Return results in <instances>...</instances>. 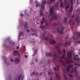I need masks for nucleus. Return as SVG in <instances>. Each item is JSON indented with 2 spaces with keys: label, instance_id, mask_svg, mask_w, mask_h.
Masks as SVG:
<instances>
[{
  "label": "nucleus",
  "instance_id": "f257e3e1",
  "mask_svg": "<svg viewBox=\"0 0 80 80\" xmlns=\"http://www.w3.org/2000/svg\"><path fill=\"white\" fill-rule=\"evenodd\" d=\"M47 3V2L46 1H42V5H41V10L40 11V16L43 17V10L45 8V4Z\"/></svg>",
  "mask_w": 80,
  "mask_h": 80
},
{
  "label": "nucleus",
  "instance_id": "f03ea898",
  "mask_svg": "<svg viewBox=\"0 0 80 80\" xmlns=\"http://www.w3.org/2000/svg\"><path fill=\"white\" fill-rule=\"evenodd\" d=\"M54 10V7H52L50 10V14L52 16V18H51L50 21H53V17L54 16V14L53 13V12Z\"/></svg>",
  "mask_w": 80,
  "mask_h": 80
},
{
  "label": "nucleus",
  "instance_id": "7ed1b4c3",
  "mask_svg": "<svg viewBox=\"0 0 80 80\" xmlns=\"http://www.w3.org/2000/svg\"><path fill=\"white\" fill-rule=\"evenodd\" d=\"M71 7L69 10V12H72L73 11V0H70Z\"/></svg>",
  "mask_w": 80,
  "mask_h": 80
},
{
  "label": "nucleus",
  "instance_id": "20e7f679",
  "mask_svg": "<svg viewBox=\"0 0 80 80\" xmlns=\"http://www.w3.org/2000/svg\"><path fill=\"white\" fill-rule=\"evenodd\" d=\"M64 30V28H63V27L62 26L61 28V30L62 31H60V29L58 28L57 29V31L58 32L60 33V34H63V30Z\"/></svg>",
  "mask_w": 80,
  "mask_h": 80
},
{
  "label": "nucleus",
  "instance_id": "39448f33",
  "mask_svg": "<svg viewBox=\"0 0 80 80\" xmlns=\"http://www.w3.org/2000/svg\"><path fill=\"white\" fill-rule=\"evenodd\" d=\"M67 5L66 6V8H65V10L66 11H67V10H68V8H69V7H70V5H69V1H68L67 2L66 4L65 5Z\"/></svg>",
  "mask_w": 80,
  "mask_h": 80
},
{
  "label": "nucleus",
  "instance_id": "423d86ee",
  "mask_svg": "<svg viewBox=\"0 0 80 80\" xmlns=\"http://www.w3.org/2000/svg\"><path fill=\"white\" fill-rule=\"evenodd\" d=\"M45 34H46V32H45L43 34V36L41 37V38H44L45 40L47 41L48 40V37H46L45 36Z\"/></svg>",
  "mask_w": 80,
  "mask_h": 80
},
{
  "label": "nucleus",
  "instance_id": "0eeeda50",
  "mask_svg": "<svg viewBox=\"0 0 80 80\" xmlns=\"http://www.w3.org/2000/svg\"><path fill=\"white\" fill-rule=\"evenodd\" d=\"M55 48L57 49L58 52L59 53V54H61L62 53V52L60 50V48H59V46H55Z\"/></svg>",
  "mask_w": 80,
  "mask_h": 80
},
{
  "label": "nucleus",
  "instance_id": "6e6552de",
  "mask_svg": "<svg viewBox=\"0 0 80 80\" xmlns=\"http://www.w3.org/2000/svg\"><path fill=\"white\" fill-rule=\"evenodd\" d=\"M53 55L54 56V58L53 59L54 60H56L57 59V58L58 57V55L57 54L55 53H54V54H53Z\"/></svg>",
  "mask_w": 80,
  "mask_h": 80
},
{
  "label": "nucleus",
  "instance_id": "1a4fd4ad",
  "mask_svg": "<svg viewBox=\"0 0 80 80\" xmlns=\"http://www.w3.org/2000/svg\"><path fill=\"white\" fill-rule=\"evenodd\" d=\"M72 58V54L70 52H69L67 54V58L68 59L69 58Z\"/></svg>",
  "mask_w": 80,
  "mask_h": 80
},
{
  "label": "nucleus",
  "instance_id": "9d476101",
  "mask_svg": "<svg viewBox=\"0 0 80 80\" xmlns=\"http://www.w3.org/2000/svg\"><path fill=\"white\" fill-rule=\"evenodd\" d=\"M76 21H77V22H78V23H79V22H80V19L79 18V14H78L77 15V16L76 17Z\"/></svg>",
  "mask_w": 80,
  "mask_h": 80
},
{
  "label": "nucleus",
  "instance_id": "9b49d317",
  "mask_svg": "<svg viewBox=\"0 0 80 80\" xmlns=\"http://www.w3.org/2000/svg\"><path fill=\"white\" fill-rule=\"evenodd\" d=\"M70 68H72V66L71 65L68 66V68H66V70L67 72L70 71Z\"/></svg>",
  "mask_w": 80,
  "mask_h": 80
},
{
  "label": "nucleus",
  "instance_id": "f8f14e48",
  "mask_svg": "<svg viewBox=\"0 0 80 80\" xmlns=\"http://www.w3.org/2000/svg\"><path fill=\"white\" fill-rule=\"evenodd\" d=\"M56 77L57 78L58 80H60V76L58 74H56Z\"/></svg>",
  "mask_w": 80,
  "mask_h": 80
},
{
  "label": "nucleus",
  "instance_id": "ddd939ff",
  "mask_svg": "<svg viewBox=\"0 0 80 80\" xmlns=\"http://www.w3.org/2000/svg\"><path fill=\"white\" fill-rule=\"evenodd\" d=\"M71 44V43H70V42H67L65 44L64 46L66 47H68V46H69V45H70Z\"/></svg>",
  "mask_w": 80,
  "mask_h": 80
},
{
  "label": "nucleus",
  "instance_id": "4468645a",
  "mask_svg": "<svg viewBox=\"0 0 80 80\" xmlns=\"http://www.w3.org/2000/svg\"><path fill=\"white\" fill-rule=\"evenodd\" d=\"M50 44H55V41L54 40H52L50 42Z\"/></svg>",
  "mask_w": 80,
  "mask_h": 80
},
{
  "label": "nucleus",
  "instance_id": "2eb2a0df",
  "mask_svg": "<svg viewBox=\"0 0 80 80\" xmlns=\"http://www.w3.org/2000/svg\"><path fill=\"white\" fill-rule=\"evenodd\" d=\"M71 62H72V60L69 61L68 59L66 60L65 62V63H70Z\"/></svg>",
  "mask_w": 80,
  "mask_h": 80
},
{
  "label": "nucleus",
  "instance_id": "dca6fc26",
  "mask_svg": "<svg viewBox=\"0 0 80 80\" xmlns=\"http://www.w3.org/2000/svg\"><path fill=\"white\" fill-rule=\"evenodd\" d=\"M46 56L47 57L49 56V57H52V53L50 52L48 53H46Z\"/></svg>",
  "mask_w": 80,
  "mask_h": 80
},
{
  "label": "nucleus",
  "instance_id": "f3484780",
  "mask_svg": "<svg viewBox=\"0 0 80 80\" xmlns=\"http://www.w3.org/2000/svg\"><path fill=\"white\" fill-rule=\"evenodd\" d=\"M42 20H43V21L41 22V25H42L43 23H46V21H44V20H45V18H43L42 19Z\"/></svg>",
  "mask_w": 80,
  "mask_h": 80
},
{
  "label": "nucleus",
  "instance_id": "a211bd4d",
  "mask_svg": "<svg viewBox=\"0 0 80 80\" xmlns=\"http://www.w3.org/2000/svg\"><path fill=\"white\" fill-rule=\"evenodd\" d=\"M58 7V3H56V4L55 5V9H57Z\"/></svg>",
  "mask_w": 80,
  "mask_h": 80
},
{
  "label": "nucleus",
  "instance_id": "6ab92c4d",
  "mask_svg": "<svg viewBox=\"0 0 80 80\" xmlns=\"http://www.w3.org/2000/svg\"><path fill=\"white\" fill-rule=\"evenodd\" d=\"M74 58H75V60H76V61H78V62H79L80 61V59H79V58L77 57H74Z\"/></svg>",
  "mask_w": 80,
  "mask_h": 80
},
{
  "label": "nucleus",
  "instance_id": "aec40b11",
  "mask_svg": "<svg viewBox=\"0 0 80 80\" xmlns=\"http://www.w3.org/2000/svg\"><path fill=\"white\" fill-rule=\"evenodd\" d=\"M24 27L25 28H28V27H27V22H26L25 23V25H24Z\"/></svg>",
  "mask_w": 80,
  "mask_h": 80
},
{
  "label": "nucleus",
  "instance_id": "412c9836",
  "mask_svg": "<svg viewBox=\"0 0 80 80\" xmlns=\"http://www.w3.org/2000/svg\"><path fill=\"white\" fill-rule=\"evenodd\" d=\"M15 62H16V63H19L20 61H19V59H15Z\"/></svg>",
  "mask_w": 80,
  "mask_h": 80
},
{
  "label": "nucleus",
  "instance_id": "4be33fe9",
  "mask_svg": "<svg viewBox=\"0 0 80 80\" xmlns=\"http://www.w3.org/2000/svg\"><path fill=\"white\" fill-rule=\"evenodd\" d=\"M17 53V50H15L14 51L13 55H16Z\"/></svg>",
  "mask_w": 80,
  "mask_h": 80
},
{
  "label": "nucleus",
  "instance_id": "5701e85b",
  "mask_svg": "<svg viewBox=\"0 0 80 80\" xmlns=\"http://www.w3.org/2000/svg\"><path fill=\"white\" fill-rule=\"evenodd\" d=\"M55 0H50V3H54Z\"/></svg>",
  "mask_w": 80,
  "mask_h": 80
},
{
  "label": "nucleus",
  "instance_id": "b1692460",
  "mask_svg": "<svg viewBox=\"0 0 80 80\" xmlns=\"http://www.w3.org/2000/svg\"><path fill=\"white\" fill-rule=\"evenodd\" d=\"M40 28H41V29H42L43 32H44L45 31V29L43 27L41 26L40 27Z\"/></svg>",
  "mask_w": 80,
  "mask_h": 80
},
{
  "label": "nucleus",
  "instance_id": "393cba45",
  "mask_svg": "<svg viewBox=\"0 0 80 80\" xmlns=\"http://www.w3.org/2000/svg\"><path fill=\"white\" fill-rule=\"evenodd\" d=\"M54 18L55 20V21H57V19H58V17L56 16H55L54 17Z\"/></svg>",
  "mask_w": 80,
  "mask_h": 80
},
{
  "label": "nucleus",
  "instance_id": "a878e982",
  "mask_svg": "<svg viewBox=\"0 0 80 80\" xmlns=\"http://www.w3.org/2000/svg\"><path fill=\"white\" fill-rule=\"evenodd\" d=\"M37 49H36L33 55V56H34V55H35V54H36V53H37Z\"/></svg>",
  "mask_w": 80,
  "mask_h": 80
},
{
  "label": "nucleus",
  "instance_id": "bb28decb",
  "mask_svg": "<svg viewBox=\"0 0 80 80\" xmlns=\"http://www.w3.org/2000/svg\"><path fill=\"white\" fill-rule=\"evenodd\" d=\"M22 74H20L19 77V78H18V80H20V78H21V77H22Z\"/></svg>",
  "mask_w": 80,
  "mask_h": 80
},
{
  "label": "nucleus",
  "instance_id": "cd10ccee",
  "mask_svg": "<svg viewBox=\"0 0 80 80\" xmlns=\"http://www.w3.org/2000/svg\"><path fill=\"white\" fill-rule=\"evenodd\" d=\"M67 18H64V22H65V23H66V22H67Z\"/></svg>",
  "mask_w": 80,
  "mask_h": 80
},
{
  "label": "nucleus",
  "instance_id": "c85d7f7f",
  "mask_svg": "<svg viewBox=\"0 0 80 80\" xmlns=\"http://www.w3.org/2000/svg\"><path fill=\"white\" fill-rule=\"evenodd\" d=\"M63 3L64 2H62L61 4H60V7H62V6H63Z\"/></svg>",
  "mask_w": 80,
  "mask_h": 80
},
{
  "label": "nucleus",
  "instance_id": "c756f323",
  "mask_svg": "<svg viewBox=\"0 0 80 80\" xmlns=\"http://www.w3.org/2000/svg\"><path fill=\"white\" fill-rule=\"evenodd\" d=\"M36 3L37 4L36 5V7H38V4L37 3V2H36Z\"/></svg>",
  "mask_w": 80,
  "mask_h": 80
},
{
  "label": "nucleus",
  "instance_id": "7c9ffc66",
  "mask_svg": "<svg viewBox=\"0 0 80 80\" xmlns=\"http://www.w3.org/2000/svg\"><path fill=\"white\" fill-rule=\"evenodd\" d=\"M19 35H23V32H20L19 33Z\"/></svg>",
  "mask_w": 80,
  "mask_h": 80
},
{
  "label": "nucleus",
  "instance_id": "2f4dec72",
  "mask_svg": "<svg viewBox=\"0 0 80 80\" xmlns=\"http://www.w3.org/2000/svg\"><path fill=\"white\" fill-rule=\"evenodd\" d=\"M79 1H80V0H78V2H77L78 5H79V4L80 3V2Z\"/></svg>",
  "mask_w": 80,
  "mask_h": 80
},
{
  "label": "nucleus",
  "instance_id": "473e14b6",
  "mask_svg": "<svg viewBox=\"0 0 80 80\" xmlns=\"http://www.w3.org/2000/svg\"><path fill=\"white\" fill-rule=\"evenodd\" d=\"M57 24L56 22H55L53 23L54 26H57Z\"/></svg>",
  "mask_w": 80,
  "mask_h": 80
},
{
  "label": "nucleus",
  "instance_id": "72a5a7b5",
  "mask_svg": "<svg viewBox=\"0 0 80 80\" xmlns=\"http://www.w3.org/2000/svg\"><path fill=\"white\" fill-rule=\"evenodd\" d=\"M59 62L60 63H63V61L62 60H60Z\"/></svg>",
  "mask_w": 80,
  "mask_h": 80
},
{
  "label": "nucleus",
  "instance_id": "f704fd0d",
  "mask_svg": "<svg viewBox=\"0 0 80 80\" xmlns=\"http://www.w3.org/2000/svg\"><path fill=\"white\" fill-rule=\"evenodd\" d=\"M52 72H49L48 73V75H52Z\"/></svg>",
  "mask_w": 80,
  "mask_h": 80
},
{
  "label": "nucleus",
  "instance_id": "c9c22d12",
  "mask_svg": "<svg viewBox=\"0 0 80 80\" xmlns=\"http://www.w3.org/2000/svg\"><path fill=\"white\" fill-rule=\"evenodd\" d=\"M46 26H47L48 27H45V28H48V24L47 23H46Z\"/></svg>",
  "mask_w": 80,
  "mask_h": 80
},
{
  "label": "nucleus",
  "instance_id": "e433bc0d",
  "mask_svg": "<svg viewBox=\"0 0 80 80\" xmlns=\"http://www.w3.org/2000/svg\"><path fill=\"white\" fill-rule=\"evenodd\" d=\"M57 68L58 71H59L60 70L59 69V66H57Z\"/></svg>",
  "mask_w": 80,
  "mask_h": 80
},
{
  "label": "nucleus",
  "instance_id": "4c0bfd02",
  "mask_svg": "<svg viewBox=\"0 0 80 80\" xmlns=\"http://www.w3.org/2000/svg\"><path fill=\"white\" fill-rule=\"evenodd\" d=\"M68 75L69 77H72V74H69Z\"/></svg>",
  "mask_w": 80,
  "mask_h": 80
},
{
  "label": "nucleus",
  "instance_id": "58836bf2",
  "mask_svg": "<svg viewBox=\"0 0 80 80\" xmlns=\"http://www.w3.org/2000/svg\"><path fill=\"white\" fill-rule=\"evenodd\" d=\"M64 76L65 78H66V80H67V76H66V75H64Z\"/></svg>",
  "mask_w": 80,
  "mask_h": 80
},
{
  "label": "nucleus",
  "instance_id": "ea45409f",
  "mask_svg": "<svg viewBox=\"0 0 80 80\" xmlns=\"http://www.w3.org/2000/svg\"><path fill=\"white\" fill-rule=\"evenodd\" d=\"M67 2H68V1H66V0H64V3H65V5H66V4H67Z\"/></svg>",
  "mask_w": 80,
  "mask_h": 80
},
{
  "label": "nucleus",
  "instance_id": "a19ab883",
  "mask_svg": "<svg viewBox=\"0 0 80 80\" xmlns=\"http://www.w3.org/2000/svg\"><path fill=\"white\" fill-rule=\"evenodd\" d=\"M32 35H35L36 37H38V35H37V34H33V33H32Z\"/></svg>",
  "mask_w": 80,
  "mask_h": 80
},
{
  "label": "nucleus",
  "instance_id": "79ce46f5",
  "mask_svg": "<svg viewBox=\"0 0 80 80\" xmlns=\"http://www.w3.org/2000/svg\"><path fill=\"white\" fill-rule=\"evenodd\" d=\"M75 16V14H74V15H72L71 16V18H73V17H74Z\"/></svg>",
  "mask_w": 80,
  "mask_h": 80
},
{
  "label": "nucleus",
  "instance_id": "37998d69",
  "mask_svg": "<svg viewBox=\"0 0 80 80\" xmlns=\"http://www.w3.org/2000/svg\"><path fill=\"white\" fill-rule=\"evenodd\" d=\"M53 68L54 70H55V71H57V68L54 67Z\"/></svg>",
  "mask_w": 80,
  "mask_h": 80
},
{
  "label": "nucleus",
  "instance_id": "c03bdc74",
  "mask_svg": "<svg viewBox=\"0 0 80 80\" xmlns=\"http://www.w3.org/2000/svg\"><path fill=\"white\" fill-rule=\"evenodd\" d=\"M23 77H24V76L23 75H22V77H21V80H22V79H23Z\"/></svg>",
  "mask_w": 80,
  "mask_h": 80
},
{
  "label": "nucleus",
  "instance_id": "a18cd8bd",
  "mask_svg": "<svg viewBox=\"0 0 80 80\" xmlns=\"http://www.w3.org/2000/svg\"><path fill=\"white\" fill-rule=\"evenodd\" d=\"M65 55H66L65 54H63V55L62 57L64 58H65Z\"/></svg>",
  "mask_w": 80,
  "mask_h": 80
},
{
  "label": "nucleus",
  "instance_id": "49530a36",
  "mask_svg": "<svg viewBox=\"0 0 80 80\" xmlns=\"http://www.w3.org/2000/svg\"><path fill=\"white\" fill-rule=\"evenodd\" d=\"M34 74H35V72H33V73H32L31 75L32 76L33 75H34Z\"/></svg>",
  "mask_w": 80,
  "mask_h": 80
},
{
  "label": "nucleus",
  "instance_id": "de8ad7c7",
  "mask_svg": "<svg viewBox=\"0 0 80 80\" xmlns=\"http://www.w3.org/2000/svg\"><path fill=\"white\" fill-rule=\"evenodd\" d=\"M63 58H64V59H65V58H63V57H62L61 58V60H63Z\"/></svg>",
  "mask_w": 80,
  "mask_h": 80
},
{
  "label": "nucleus",
  "instance_id": "09e8293b",
  "mask_svg": "<svg viewBox=\"0 0 80 80\" xmlns=\"http://www.w3.org/2000/svg\"><path fill=\"white\" fill-rule=\"evenodd\" d=\"M79 64V63L78 62L76 63V65H77V66H78V65Z\"/></svg>",
  "mask_w": 80,
  "mask_h": 80
},
{
  "label": "nucleus",
  "instance_id": "8fccbe9b",
  "mask_svg": "<svg viewBox=\"0 0 80 80\" xmlns=\"http://www.w3.org/2000/svg\"><path fill=\"white\" fill-rule=\"evenodd\" d=\"M77 42L78 43H80V41H77Z\"/></svg>",
  "mask_w": 80,
  "mask_h": 80
},
{
  "label": "nucleus",
  "instance_id": "3c124183",
  "mask_svg": "<svg viewBox=\"0 0 80 80\" xmlns=\"http://www.w3.org/2000/svg\"><path fill=\"white\" fill-rule=\"evenodd\" d=\"M11 61L12 62L14 61V60L12 59H11Z\"/></svg>",
  "mask_w": 80,
  "mask_h": 80
},
{
  "label": "nucleus",
  "instance_id": "603ef678",
  "mask_svg": "<svg viewBox=\"0 0 80 80\" xmlns=\"http://www.w3.org/2000/svg\"><path fill=\"white\" fill-rule=\"evenodd\" d=\"M77 69H76V68H75L74 70V72H75L76 71Z\"/></svg>",
  "mask_w": 80,
  "mask_h": 80
},
{
  "label": "nucleus",
  "instance_id": "864d4df0",
  "mask_svg": "<svg viewBox=\"0 0 80 80\" xmlns=\"http://www.w3.org/2000/svg\"><path fill=\"white\" fill-rule=\"evenodd\" d=\"M9 43H10V44H12V41H10V42H9Z\"/></svg>",
  "mask_w": 80,
  "mask_h": 80
},
{
  "label": "nucleus",
  "instance_id": "5fc2aeb1",
  "mask_svg": "<svg viewBox=\"0 0 80 80\" xmlns=\"http://www.w3.org/2000/svg\"><path fill=\"white\" fill-rule=\"evenodd\" d=\"M63 52H64V53H65V50L64 49L63 50Z\"/></svg>",
  "mask_w": 80,
  "mask_h": 80
},
{
  "label": "nucleus",
  "instance_id": "6e6d98bb",
  "mask_svg": "<svg viewBox=\"0 0 80 80\" xmlns=\"http://www.w3.org/2000/svg\"><path fill=\"white\" fill-rule=\"evenodd\" d=\"M21 17H23V15L22 14H21Z\"/></svg>",
  "mask_w": 80,
  "mask_h": 80
},
{
  "label": "nucleus",
  "instance_id": "4d7b16f0",
  "mask_svg": "<svg viewBox=\"0 0 80 80\" xmlns=\"http://www.w3.org/2000/svg\"><path fill=\"white\" fill-rule=\"evenodd\" d=\"M25 57L26 58H27V57H27V56L26 55H25Z\"/></svg>",
  "mask_w": 80,
  "mask_h": 80
},
{
  "label": "nucleus",
  "instance_id": "13d9d810",
  "mask_svg": "<svg viewBox=\"0 0 80 80\" xmlns=\"http://www.w3.org/2000/svg\"><path fill=\"white\" fill-rule=\"evenodd\" d=\"M35 61H36V62H38V59H35Z\"/></svg>",
  "mask_w": 80,
  "mask_h": 80
},
{
  "label": "nucleus",
  "instance_id": "bf43d9fd",
  "mask_svg": "<svg viewBox=\"0 0 80 80\" xmlns=\"http://www.w3.org/2000/svg\"><path fill=\"white\" fill-rule=\"evenodd\" d=\"M63 65L64 67H65V63L63 64Z\"/></svg>",
  "mask_w": 80,
  "mask_h": 80
},
{
  "label": "nucleus",
  "instance_id": "052dcab7",
  "mask_svg": "<svg viewBox=\"0 0 80 80\" xmlns=\"http://www.w3.org/2000/svg\"><path fill=\"white\" fill-rule=\"evenodd\" d=\"M35 75H38V73H35Z\"/></svg>",
  "mask_w": 80,
  "mask_h": 80
},
{
  "label": "nucleus",
  "instance_id": "680f3d73",
  "mask_svg": "<svg viewBox=\"0 0 80 80\" xmlns=\"http://www.w3.org/2000/svg\"><path fill=\"white\" fill-rule=\"evenodd\" d=\"M68 36H67L66 38H65V39H67V38H68Z\"/></svg>",
  "mask_w": 80,
  "mask_h": 80
},
{
  "label": "nucleus",
  "instance_id": "e2e57ef3",
  "mask_svg": "<svg viewBox=\"0 0 80 80\" xmlns=\"http://www.w3.org/2000/svg\"><path fill=\"white\" fill-rule=\"evenodd\" d=\"M78 11L79 12H80V8H79Z\"/></svg>",
  "mask_w": 80,
  "mask_h": 80
},
{
  "label": "nucleus",
  "instance_id": "0e129e2a",
  "mask_svg": "<svg viewBox=\"0 0 80 80\" xmlns=\"http://www.w3.org/2000/svg\"><path fill=\"white\" fill-rule=\"evenodd\" d=\"M12 45H14L15 44L14 42H12Z\"/></svg>",
  "mask_w": 80,
  "mask_h": 80
},
{
  "label": "nucleus",
  "instance_id": "69168bd1",
  "mask_svg": "<svg viewBox=\"0 0 80 80\" xmlns=\"http://www.w3.org/2000/svg\"><path fill=\"white\" fill-rule=\"evenodd\" d=\"M27 32H29L30 31H29V30H28V29H27Z\"/></svg>",
  "mask_w": 80,
  "mask_h": 80
},
{
  "label": "nucleus",
  "instance_id": "338daca9",
  "mask_svg": "<svg viewBox=\"0 0 80 80\" xmlns=\"http://www.w3.org/2000/svg\"><path fill=\"white\" fill-rule=\"evenodd\" d=\"M17 49H18L19 48V47H17Z\"/></svg>",
  "mask_w": 80,
  "mask_h": 80
},
{
  "label": "nucleus",
  "instance_id": "774afa93",
  "mask_svg": "<svg viewBox=\"0 0 80 80\" xmlns=\"http://www.w3.org/2000/svg\"><path fill=\"white\" fill-rule=\"evenodd\" d=\"M50 80H53V79H52V78H51Z\"/></svg>",
  "mask_w": 80,
  "mask_h": 80
}]
</instances>
